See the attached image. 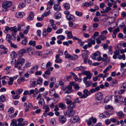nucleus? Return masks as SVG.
Here are the masks:
<instances>
[{
  "label": "nucleus",
  "instance_id": "obj_1",
  "mask_svg": "<svg viewBox=\"0 0 126 126\" xmlns=\"http://www.w3.org/2000/svg\"><path fill=\"white\" fill-rule=\"evenodd\" d=\"M25 60L21 58H18L17 61L15 63L14 67L17 68L19 69L24 70L25 69V66L24 65L25 62Z\"/></svg>",
  "mask_w": 126,
  "mask_h": 126
},
{
  "label": "nucleus",
  "instance_id": "obj_2",
  "mask_svg": "<svg viewBox=\"0 0 126 126\" xmlns=\"http://www.w3.org/2000/svg\"><path fill=\"white\" fill-rule=\"evenodd\" d=\"M13 4L12 2L10 1H7L4 2L2 4L3 8L2 10L4 12H5L8 11V8L10 7Z\"/></svg>",
  "mask_w": 126,
  "mask_h": 126
},
{
  "label": "nucleus",
  "instance_id": "obj_3",
  "mask_svg": "<svg viewBox=\"0 0 126 126\" xmlns=\"http://www.w3.org/2000/svg\"><path fill=\"white\" fill-rule=\"evenodd\" d=\"M95 101L97 103H101L103 96V94L100 92H98L95 94Z\"/></svg>",
  "mask_w": 126,
  "mask_h": 126
},
{
  "label": "nucleus",
  "instance_id": "obj_4",
  "mask_svg": "<svg viewBox=\"0 0 126 126\" xmlns=\"http://www.w3.org/2000/svg\"><path fill=\"white\" fill-rule=\"evenodd\" d=\"M75 114V111L72 109L68 108V109L66 111L64 114L66 116H67L69 117L73 116Z\"/></svg>",
  "mask_w": 126,
  "mask_h": 126
},
{
  "label": "nucleus",
  "instance_id": "obj_5",
  "mask_svg": "<svg viewBox=\"0 0 126 126\" xmlns=\"http://www.w3.org/2000/svg\"><path fill=\"white\" fill-rule=\"evenodd\" d=\"M126 90V82L124 83L120 88V90L118 92L120 94L123 93Z\"/></svg>",
  "mask_w": 126,
  "mask_h": 126
},
{
  "label": "nucleus",
  "instance_id": "obj_6",
  "mask_svg": "<svg viewBox=\"0 0 126 126\" xmlns=\"http://www.w3.org/2000/svg\"><path fill=\"white\" fill-rule=\"evenodd\" d=\"M82 74L85 75L86 76V77L87 78L89 79H90L92 76V74H91L90 71H83L82 72Z\"/></svg>",
  "mask_w": 126,
  "mask_h": 126
},
{
  "label": "nucleus",
  "instance_id": "obj_7",
  "mask_svg": "<svg viewBox=\"0 0 126 126\" xmlns=\"http://www.w3.org/2000/svg\"><path fill=\"white\" fill-rule=\"evenodd\" d=\"M83 93L84 94L80 97V98H86L89 95L91 94L90 92L88 91L87 89H85L83 90Z\"/></svg>",
  "mask_w": 126,
  "mask_h": 126
},
{
  "label": "nucleus",
  "instance_id": "obj_8",
  "mask_svg": "<svg viewBox=\"0 0 126 126\" xmlns=\"http://www.w3.org/2000/svg\"><path fill=\"white\" fill-rule=\"evenodd\" d=\"M79 118L78 116L76 115L71 118L70 122L72 124H74L78 122L79 120Z\"/></svg>",
  "mask_w": 126,
  "mask_h": 126
},
{
  "label": "nucleus",
  "instance_id": "obj_9",
  "mask_svg": "<svg viewBox=\"0 0 126 126\" xmlns=\"http://www.w3.org/2000/svg\"><path fill=\"white\" fill-rule=\"evenodd\" d=\"M82 59L83 60V62L85 64H86L89 57L88 54H85L84 53L82 54Z\"/></svg>",
  "mask_w": 126,
  "mask_h": 126
},
{
  "label": "nucleus",
  "instance_id": "obj_10",
  "mask_svg": "<svg viewBox=\"0 0 126 126\" xmlns=\"http://www.w3.org/2000/svg\"><path fill=\"white\" fill-rule=\"evenodd\" d=\"M86 69V67L85 66H80L79 67H77L75 68L74 70L75 71H82L81 73L83 71H85V70Z\"/></svg>",
  "mask_w": 126,
  "mask_h": 126
},
{
  "label": "nucleus",
  "instance_id": "obj_11",
  "mask_svg": "<svg viewBox=\"0 0 126 126\" xmlns=\"http://www.w3.org/2000/svg\"><path fill=\"white\" fill-rule=\"evenodd\" d=\"M24 15V13L23 12H18L16 13L15 16L17 18H21Z\"/></svg>",
  "mask_w": 126,
  "mask_h": 126
},
{
  "label": "nucleus",
  "instance_id": "obj_12",
  "mask_svg": "<svg viewBox=\"0 0 126 126\" xmlns=\"http://www.w3.org/2000/svg\"><path fill=\"white\" fill-rule=\"evenodd\" d=\"M59 120L62 123H64L66 121V118L63 115H61L59 117Z\"/></svg>",
  "mask_w": 126,
  "mask_h": 126
},
{
  "label": "nucleus",
  "instance_id": "obj_13",
  "mask_svg": "<svg viewBox=\"0 0 126 126\" xmlns=\"http://www.w3.org/2000/svg\"><path fill=\"white\" fill-rule=\"evenodd\" d=\"M87 41L88 42V44L89 47H90L92 45H94L95 43V40H93L91 38L88 39Z\"/></svg>",
  "mask_w": 126,
  "mask_h": 126
},
{
  "label": "nucleus",
  "instance_id": "obj_14",
  "mask_svg": "<svg viewBox=\"0 0 126 126\" xmlns=\"http://www.w3.org/2000/svg\"><path fill=\"white\" fill-rule=\"evenodd\" d=\"M120 31V29L119 28H117L115 29L113 31V34L112 35V37L114 38L116 37V34L117 33Z\"/></svg>",
  "mask_w": 126,
  "mask_h": 126
},
{
  "label": "nucleus",
  "instance_id": "obj_15",
  "mask_svg": "<svg viewBox=\"0 0 126 126\" xmlns=\"http://www.w3.org/2000/svg\"><path fill=\"white\" fill-rule=\"evenodd\" d=\"M54 0H50L47 4V10H48L51 8L53 4Z\"/></svg>",
  "mask_w": 126,
  "mask_h": 126
},
{
  "label": "nucleus",
  "instance_id": "obj_16",
  "mask_svg": "<svg viewBox=\"0 0 126 126\" xmlns=\"http://www.w3.org/2000/svg\"><path fill=\"white\" fill-rule=\"evenodd\" d=\"M53 16L55 19H59L61 17V14L59 12H57L54 14Z\"/></svg>",
  "mask_w": 126,
  "mask_h": 126
},
{
  "label": "nucleus",
  "instance_id": "obj_17",
  "mask_svg": "<svg viewBox=\"0 0 126 126\" xmlns=\"http://www.w3.org/2000/svg\"><path fill=\"white\" fill-rule=\"evenodd\" d=\"M26 52V51L24 49H21L20 50L18 53V56L21 58L22 57L24 53Z\"/></svg>",
  "mask_w": 126,
  "mask_h": 126
},
{
  "label": "nucleus",
  "instance_id": "obj_18",
  "mask_svg": "<svg viewBox=\"0 0 126 126\" xmlns=\"http://www.w3.org/2000/svg\"><path fill=\"white\" fill-rule=\"evenodd\" d=\"M66 17L68 20L71 21L72 22L75 19L74 16L71 15H66Z\"/></svg>",
  "mask_w": 126,
  "mask_h": 126
},
{
  "label": "nucleus",
  "instance_id": "obj_19",
  "mask_svg": "<svg viewBox=\"0 0 126 126\" xmlns=\"http://www.w3.org/2000/svg\"><path fill=\"white\" fill-rule=\"evenodd\" d=\"M36 85V81L35 80L33 79H31V84L30 87H34L35 85Z\"/></svg>",
  "mask_w": 126,
  "mask_h": 126
},
{
  "label": "nucleus",
  "instance_id": "obj_20",
  "mask_svg": "<svg viewBox=\"0 0 126 126\" xmlns=\"http://www.w3.org/2000/svg\"><path fill=\"white\" fill-rule=\"evenodd\" d=\"M38 68V66L37 65H35L29 71V72L30 74H32L34 73L35 70L37 69Z\"/></svg>",
  "mask_w": 126,
  "mask_h": 126
},
{
  "label": "nucleus",
  "instance_id": "obj_21",
  "mask_svg": "<svg viewBox=\"0 0 126 126\" xmlns=\"http://www.w3.org/2000/svg\"><path fill=\"white\" fill-rule=\"evenodd\" d=\"M38 92L37 89L36 88H35L34 90L33 89L29 91V95H30L32 94H34V92L36 94H37L38 93Z\"/></svg>",
  "mask_w": 126,
  "mask_h": 126
},
{
  "label": "nucleus",
  "instance_id": "obj_22",
  "mask_svg": "<svg viewBox=\"0 0 126 126\" xmlns=\"http://www.w3.org/2000/svg\"><path fill=\"white\" fill-rule=\"evenodd\" d=\"M53 8L54 10L56 11H60L61 9L60 6L59 5L57 4L54 5Z\"/></svg>",
  "mask_w": 126,
  "mask_h": 126
},
{
  "label": "nucleus",
  "instance_id": "obj_23",
  "mask_svg": "<svg viewBox=\"0 0 126 126\" xmlns=\"http://www.w3.org/2000/svg\"><path fill=\"white\" fill-rule=\"evenodd\" d=\"M58 106L63 110L65 109L66 108V105L62 103H59Z\"/></svg>",
  "mask_w": 126,
  "mask_h": 126
},
{
  "label": "nucleus",
  "instance_id": "obj_24",
  "mask_svg": "<svg viewBox=\"0 0 126 126\" xmlns=\"http://www.w3.org/2000/svg\"><path fill=\"white\" fill-rule=\"evenodd\" d=\"M34 17V14L33 12H31L28 18V20L29 21H31L33 19Z\"/></svg>",
  "mask_w": 126,
  "mask_h": 126
},
{
  "label": "nucleus",
  "instance_id": "obj_25",
  "mask_svg": "<svg viewBox=\"0 0 126 126\" xmlns=\"http://www.w3.org/2000/svg\"><path fill=\"white\" fill-rule=\"evenodd\" d=\"M65 32V33L67 34L68 37L69 39H71L72 38V32L71 31H66Z\"/></svg>",
  "mask_w": 126,
  "mask_h": 126
},
{
  "label": "nucleus",
  "instance_id": "obj_26",
  "mask_svg": "<svg viewBox=\"0 0 126 126\" xmlns=\"http://www.w3.org/2000/svg\"><path fill=\"white\" fill-rule=\"evenodd\" d=\"M86 87H88L91 86L92 84V82L90 80L87 81L85 83Z\"/></svg>",
  "mask_w": 126,
  "mask_h": 126
},
{
  "label": "nucleus",
  "instance_id": "obj_27",
  "mask_svg": "<svg viewBox=\"0 0 126 126\" xmlns=\"http://www.w3.org/2000/svg\"><path fill=\"white\" fill-rule=\"evenodd\" d=\"M0 48L4 50V51H3V53L4 54L7 53L8 51V50L7 48L3 45H1L0 46Z\"/></svg>",
  "mask_w": 126,
  "mask_h": 126
},
{
  "label": "nucleus",
  "instance_id": "obj_28",
  "mask_svg": "<svg viewBox=\"0 0 126 126\" xmlns=\"http://www.w3.org/2000/svg\"><path fill=\"white\" fill-rule=\"evenodd\" d=\"M64 54L65 55V58L70 59L71 57V55H70L69 53H68L67 51H66L64 52Z\"/></svg>",
  "mask_w": 126,
  "mask_h": 126
},
{
  "label": "nucleus",
  "instance_id": "obj_29",
  "mask_svg": "<svg viewBox=\"0 0 126 126\" xmlns=\"http://www.w3.org/2000/svg\"><path fill=\"white\" fill-rule=\"evenodd\" d=\"M117 115L118 116L120 117L121 118L125 116V115L122 111H120L118 112H117Z\"/></svg>",
  "mask_w": 126,
  "mask_h": 126
},
{
  "label": "nucleus",
  "instance_id": "obj_30",
  "mask_svg": "<svg viewBox=\"0 0 126 126\" xmlns=\"http://www.w3.org/2000/svg\"><path fill=\"white\" fill-rule=\"evenodd\" d=\"M8 42L10 44L11 47L14 48H16L17 47V46L16 45H15L14 43H12L11 41L10 40H8Z\"/></svg>",
  "mask_w": 126,
  "mask_h": 126
},
{
  "label": "nucleus",
  "instance_id": "obj_31",
  "mask_svg": "<svg viewBox=\"0 0 126 126\" xmlns=\"http://www.w3.org/2000/svg\"><path fill=\"white\" fill-rule=\"evenodd\" d=\"M70 73L72 75L73 78L75 81H77L78 80V78L77 77V75L74 73H73L72 72H71Z\"/></svg>",
  "mask_w": 126,
  "mask_h": 126
},
{
  "label": "nucleus",
  "instance_id": "obj_32",
  "mask_svg": "<svg viewBox=\"0 0 126 126\" xmlns=\"http://www.w3.org/2000/svg\"><path fill=\"white\" fill-rule=\"evenodd\" d=\"M112 67V66L111 65H109L103 71V73L104 74L106 73L109 70H110L111 68Z\"/></svg>",
  "mask_w": 126,
  "mask_h": 126
},
{
  "label": "nucleus",
  "instance_id": "obj_33",
  "mask_svg": "<svg viewBox=\"0 0 126 126\" xmlns=\"http://www.w3.org/2000/svg\"><path fill=\"white\" fill-rule=\"evenodd\" d=\"M48 33L46 29H44L43 30L42 35L44 37H45L46 35L48 34Z\"/></svg>",
  "mask_w": 126,
  "mask_h": 126
},
{
  "label": "nucleus",
  "instance_id": "obj_34",
  "mask_svg": "<svg viewBox=\"0 0 126 126\" xmlns=\"http://www.w3.org/2000/svg\"><path fill=\"white\" fill-rule=\"evenodd\" d=\"M43 79L40 77H39L37 80V84H39L41 85L42 83Z\"/></svg>",
  "mask_w": 126,
  "mask_h": 126
},
{
  "label": "nucleus",
  "instance_id": "obj_35",
  "mask_svg": "<svg viewBox=\"0 0 126 126\" xmlns=\"http://www.w3.org/2000/svg\"><path fill=\"white\" fill-rule=\"evenodd\" d=\"M117 82L116 80L111 82L110 83V85L112 87L115 86L117 84Z\"/></svg>",
  "mask_w": 126,
  "mask_h": 126
},
{
  "label": "nucleus",
  "instance_id": "obj_36",
  "mask_svg": "<svg viewBox=\"0 0 126 126\" xmlns=\"http://www.w3.org/2000/svg\"><path fill=\"white\" fill-rule=\"evenodd\" d=\"M76 105V104L73 102L68 106V108L72 109V110H73V109L75 107Z\"/></svg>",
  "mask_w": 126,
  "mask_h": 126
},
{
  "label": "nucleus",
  "instance_id": "obj_37",
  "mask_svg": "<svg viewBox=\"0 0 126 126\" xmlns=\"http://www.w3.org/2000/svg\"><path fill=\"white\" fill-rule=\"evenodd\" d=\"M64 8L66 10L69 9L70 8V6L69 4L66 3L63 4Z\"/></svg>",
  "mask_w": 126,
  "mask_h": 126
},
{
  "label": "nucleus",
  "instance_id": "obj_38",
  "mask_svg": "<svg viewBox=\"0 0 126 126\" xmlns=\"http://www.w3.org/2000/svg\"><path fill=\"white\" fill-rule=\"evenodd\" d=\"M36 42L35 41H30L29 43V44L31 46H32L33 47L35 46Z\"/></svg>",
  "mask_w": 126,
  "mask_h": 126
},
{
  "label": "nucleus",
  "instance_id": "obj_39",
  "mask_svg": "<svg viewBox=\"0 0 126 126\" xmlns=\"http://www.w3.org/2000/svg\"><path fill=\"white\" fill-rule=\"evenodd\" d=\"M5 101V96L3 95H2L0 96V101L4 102Z\"/></svg>",
  "mask_w": 126,
  "mask_h": 126
},
{
  "label": "nucleus",
  "instance_id": "obj_40",
  "mask_svg": "<svg viewBox=\"0 0 126 126\" xmlns=\"http://www.w3.org/2000/svg\"><path fill=\"white\" fill-rule=\"evenodd\" d=\"M43 108L44 109H45V112H47L49 111L50 109L47 105L44 106Z\"/></svg>",
  "mask_w": 126,
  "mask_h": 126
},
{
  "label": "nucleus",
  "instance_id": "obj_41",
  "mask_svg": "<svg viewBox=\"0 0 126 126\" xmlns=\"http://www.w3.org/2000/svg\"><path fill=\"white\" fill-rule=\"evenodd\" d=\"M74 88L76 91H78L80 87L77 84H75L74 85Z\"/></svg>",
  "mask_w": 126,
  "mask_h": 126
},
{
  "label": "nucleus",
  "instance_id": "obj_42",
  "mask_svg": "<svg viewBox=\"0 0 126 126\" xmlns=\"http://www.w3.org/2000/svg\"><path fill=\"white\" fill-rule=\"evenodd\" d=\"M23 91V89H20L16 91V93L19 95Z\"/></svg>",
  "mask_w": 126,
  "mask_h": 126
},
{
  "label": "nucleus",
  "instance_id": "obj_43",
  "mask_svg": "<svg viewBox=\"0 0 126 126\" xmlns=\"http://www.w3.org/2000/svg\"><path fill=\"white\" fill-rule=\"evenodd\" d=\"M65 37L63 35H60L57 36V38L60 40H63L65 38Z\"/></svg>",
  "mask_w": 126,
  "mask_h": 126
},
{
  "label": "nucleus",
  "instance_id": "obj_44",
  "mask_svg": "<svg viewBox=\"0 0 126 126\" xmlns=\"http://www.w3.org/2000/svg\"><path fill=\"white\" fill-rule=\"evenodd\" d=\"M111 10V8L110 7H106V8L105 9H103V10L105 11L106 13H108Z\"/></svg>",
  "mask_w": 126,
  "mask_h": 126
},
{
  "label": "nucleus",
  "instance_id": "obj_45",
  "mask_svg": "<svg viewBox=\"0 0 126 126\" xmlns=\"http://www.w3.org/2000/svg\"><path fill=\"white\" fill-rule=\"evenodd\" d=\"M8 112L9 114H11L14 112V109L13 107H11L8 110Z\"/></svg>",
  "mask_w": 126,
  "mask_h": 126
},
{
  "label": "nucleus",
  "instance_id": "obj_46",
  "mask_svg": "<svg viewBox=\"0 0 126 126\" xmlns=\"http://www.w3.org/2000/svg\"><path fill=\"white\" fill-rule=\"evenodd\" d=\"M26 4L23 2L20 3L19 5V7L20 8H23L25 6Z\"/></svg>",
  "mask_w": 126,
  "mask_h": 126
},
{
  "label": "nucleus",
  "instance_id": "obj_47",
  "mask_svg": "<svg viewBox=\"0 0 126 126\" xmlns=\"http://www.w3.org/2000/svg\"><path fill=\"white\" fill-rule=\"evenodd\" d=\"M14 80H13V79L12 77H10L9 78V81L8 82V84L10 85H11L13 83V82L14 81Z\"/></svg>",
  "mask_w": 126,
  "mask_h": 126
},
{
  "label": "nucleus",
  "instance_id": "obj_48",
  "mask_svg": "<svg viewBox=\"0 0 126 126\" xmlns=\"http://www.w3.org/2000/svg\"><path fill=\"white\" fill-rule=\"evenodd\" d=\"M75 13L79 17L81 16L82 15V14L81 12H79L78 11H76Z\"/></svg>",
  "mask_w": 126,
  "mask_h": 126
},
{
  "label": "nucleus",
  "instance_id": "obj_49",
  "mask_svg": "<svg viewBox=\"0 0 126 126\" xmlns=\"http://www.w3.org/2000/svg\"><path fill=\"white\" fill-rule=\"evenodd\" d=\"M99 33L98 32H95L94 34L93 35L92 37V38L94 39L95 37L99 35Z\"/></svg>",
  "mask_w": 126,
  "mask_h": 126
},
{
  "label": "nucleus",
  "instance_id": "obj_50",
  "mask_svg": "<svg viewBox=\"0 0 126 126\" xmlns=\"http://www.w3.org/2000/svg\"><path fill=\"white\" fill-rule=\"evenodd\" d=\"M89 120L92 121L93 123H95L97 121V120L95 118H94L93 117L90 118L89 119Z\"/></svg>",
  "mask_w": 126,
  "mask_h": 126
},
{
  "label": "nucleus",
  "instance_id": "obj_51",
  "mask_svg": "<svg viewBox=\"0 0 126 126\" xmlns=\"http://www.w3.org/2000/svg\"><path fill=\"white\" fill-rule=\"evenodd\" d=\"M50 13V10H49L47 12L45 13L42 15L44 17L48 15Z\"/></svg>",
  "mask_w": 126,
  "mask_h": 126
},
{
  "label": "nucleus",
  "instance_id": "obj_52",
  "mask_svg": "<svg viewBox=\"0 0 126 126\" xmlns=\"http://www.w3.org/2000/svg\"><path fill=\"white\" fill-rule=\"evenodd\" d=\"M78 58V55H74V56H71V60H74L77 59Z\"/></svg>",
  "mask_w": 126,
  "mask_h": 126
},
{
  "label": "nucleus",
  "instance_id": "obj_53",
  "mask_svg": "<svg viewBox=\"0 0 126 126\" xmlns=\"http://www.w3.org/2000/svg\"><path fill=\"white\" fill-rule=\"evenodd\" d=\"M44 102V99L43 98H41L40 99L38 102V103L40 104H41V105H44V103H43Z\"/></svg>",
  "mask_w": 126,
  "mask_h": 126
},
{
  "label": "nucleus",
  "instance_id": "obj_54",
  "mask_svg": "<svg viewBox=\"0 0 126 126\" xmlns=\"http://www.w3.org/2000/svg\"><path fill=\"white\" fill-rule=\"evenodd\" d=\"M104 114L105 118H108L110 116L109 113L108 112L105 111L104 113Z\"/></svg>",
  "mask_w": 126,
  "mask_h": 126
},
{
  "label": "nucleus",
  "instance_id": "obj_55",
  "mask_svg": "<svg viewBox=\"0 0 126 126\" xmlns=\"http://www.w3.org/2000/svg\"><path fill=\"white\" fill-rule=\"evenodd\" d=\"M55 62L56 63H60L62 62V60L60 58L56 59L55 61Z\"/></svg>",
  "mask_w": 126,
  "mask_h": 126
},
{
  "label": "nucleus",
  "instance_id": "obj_56",
  "mask_svg": "<svg viewBox=\"0 0 126 126\" xmlns=\"http://www.w3.org/2000/svg\"><path fill=\"white\" fill-rule=\"evenodd\" d=\"M20 97V96L18 94H17L16 95H13L12 96V98L14 99H18Z\"/></svg>",
  "mask_w": 126,
  "mask_h": 126
},
{
  "label": "nucleus",
  "instance_id": "obj_57",
  "mask_svg": "<svg viewBox=\"0 0 126 126\" xmlns=\"http://www.w3.org/2000/svg\"><path fill=\"white\" fill-rule=\"evenodd\" d=\"M93 54L94 56L96 57L97 56H100V53L99 51H97L93 53Z\"/></svg>",
  "mask_w": 126,
  "mask_h": 126
},
{
  "label": "nucleus",
  "instance_id": "obj_58",
  "mask_svg": "<svg viewBox=\"0 0 126 126\" xmlns=\"http://www.w3.org/2000/svg\"><path fill=\"white\" fill-rule=\"evenodd\" d=\"M105 108L107 109H110V110H112L113 109L112 107L109 105L106 106L105 107Z\"/></svg>",
  "mask_w": 126,
  "mask_h": 126
},
{
  "label": "nucleus",
  "instance_id": "obj_59",
  "mask_svg": "<svg viewBox=\"0 0 126 126\" xmlns=\"http://www.w3.org/2000/svg\"><path fill=\"white\" fill-rule=\"evenodd\" d=\"M11 56L12 57L15 58L16 56V54L15 52L13 51L11 54Z\"/></svg>",
  "mask_w": 126,
  "mask_h": 126
},
{
  "label": "nucleus",
  "instance_id": "obj_60",
  "mask_svg": "<svg viewBox=\"0 0 126 126\" xmlns=\"http://www.w3.org/2000/svg\"><path fill=\"white\" fill-rule=\"evenodd\" d=\"M53 51L52 50H49L48 52L47 53L49 57L53 54Z\"/></svg>",
  "mask_w": 126,
  "mask_h": 126
},
{
  "label": "nucleus",
  "instance_id": "obj_61",
  "mask_svg": "<svg viewBox=\"0 0 126 126\" xmlns=\"http://www.w3.org/2000/svg\"><path fill=\"white\" fill-rule=\"evenodd\" d=\"M12 37L11 35L9 34H7L6 36V40L8 41V40H10L11 39Z\"/></svg>",
  "mask_w": 126,
  "mask_h": 126
},
{
  "label": "nucleus",
  "instance_id": "obj_62",
  "mask_svg": "<svg viewBox=\"0 0 126 126\" xmlns=\"http://www.w3.org/2000/svg\"><path fill=\"white\" fill-rule=\"evenodd\" d=\"M24 80V78H19L17 79V82L20 83L23 80Z\"/></svg>",
  "mask_w": 126,
  "mask_h": 126
},
{
  "label": "nucleus",
  "instance_id": "obj_63",
  "mask_svg": "<svg viewBox=\"0 0 126 126\" xmlns=\"http://www.w3.org/2000/svg\"><path fill=\"white\" fill-rule=\"evenodd\" d=\"M27 39H25L22 40L21 43L23 45H26L27 43Z\"/></svg>",
  "mask_w": 126,
  "mask_h": 126
},
{
  "label": "nucleus",
  "instance_id": "obj_64",
  "mask_svg": "<svg viewBox=\"0 0 126 126\" xmlns=\"http://www.w3.org/2000/svg\"><path fill=\"white\" fill-rule=\"evenodd\" d=\"M63 30L62 29H60L58 30L56 33L57 34L61 33L63 32Z\"/></svg>",
  "mask_w": 126,
  "mask_h": 126
}]
</instances>
